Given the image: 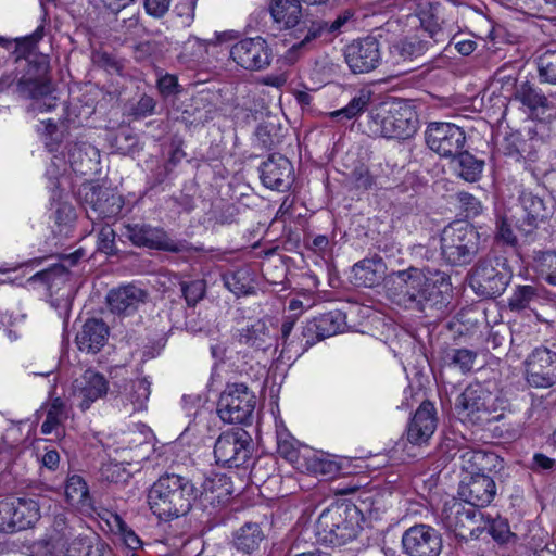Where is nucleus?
<instances>
[{"instance_id":"f257e3e1","label":"nucleus","mask_w":556,"mask_h":556,"mask_svg":"<svg viewBox=\"0 0 556 556\" xmlns=\"http://www.w3.org/2000/svg\"><path fill=\"white\" fill-rule=\"evenodd\" d=\"M390 278L389 298L405 309L443 311L450 303L452 285L450 276L443 271L410 266L392 271Z\"/></svg>"},{"instance_id":"f03ea898","label":"nucleus","mask_w":556,"mask_h":556,"mask_svg":"<svg viewBox=\"0 0 556 556\" xmlns=\"http://www.w3.org/2000/svg\"><path fill=\"white\" fill-rule=\"evenodd\" d=\"M43 36L45 26L39 25L31 35L23 38L11 40L0 36V47L15 54V61L25 59L27 62V68L16 84L17 93L25 99L36 100L34 110L48 112L56 106L55 98L51 97L50 60L46 54L33 53Z\"/></svg>"},{"instance_id":"7ed1b4c3","label":"nucleus","mask_w":556,"mask_h":556,"mask_svg":"<svg viewBox=\"0 0 556 556\" xmlns=\"http://www.w3.org/2000/svg\"><path fill=\"white\" fill-rule=\"evenodd\" d=\"M301 0H271L270 14L275 22L283 28H293L298 42L293 43L289 52L306 51L316 43H328L338 37L346 24L353 21L354 11L344 10L333 21L323 18H303Z\"/></svg>"},{"instance_id":"20e7f679","label":"nucleus","mask_w":556,"mask_h":556,"mask_svg":"<svg viewBox=\"0 0 556 556\" xmlns=\"http://www.w3.org/2000/svg\"><path fill=\"white\" fill-rule=\"evenodd\" d=\"M202 494L190 478L166 472L149 489L148 504L160 519L173 520L188 515Z\"/></svg>"},{"instance_id":"39448f33","label":"nucleus","mask_w":556,"mask_h":556,"mask_svg":"<svg viewBox=\"0 0 556 556\" xmlns=\"http://www.w3.org/2000/svg\"><path fill=\"white\" fill-rule=\"evenodd\" d=\"M420 30L405 37L390 47V54L396 63L413 61L426 54H438L448 40V30L439 15L438 7L429 4L418 14Z\"/></svg>"},{"instance_id":"423d86ee","label":"nucleus","mask_w":556,"mask_h":556,"mask_svg":"<svg viewBox=\"0 0 556 556\" xmlns=\"http://www.w3.org/2000/svg\"><path fill=\"white\" fill-rule=\"evenodd\" d=\"M362 513L351 503H337L323 510L316 521L319 542L341 546L354 540L359 530Z\"/></svg>"},{"instance_id":"0eeeda50","label":"nucleus","mask_w":556,"mask_h":556,"mask_svg":"<svg viewBox=\"0 0 556 556\" xmlns=\"http://www.w3.org/2000/svg\"><path fill=\"white\" fill-rule=\"evenodd\" d=\"M367 126L372 136L406 139L417 131L418 116L407 103L387 101L370 110Z\"/></svg>"},{"instance_id":"6e6552de","label":"nucleus","mask_w":556,"mask_h":556,"mask_svg":"<svg viewBox=\"0 0 556 556\" xmlns=\"http://www.w3.org/2000/svg\"><path fill=\"white\" fill-rule=\"evenodd\" d=\"M482 249L481 235L472 226L454 222L440 235V255L452 267H465L473 262Z\"/></svg>"},{"instance_id":"1a4fd4ad","label":"nucleus","mask_w":556,"mask_h":556,"mask_svg":"<svg viewBox=\"0 0 556 556\" xmlns=\"http://www.w3.org/2000/svg\"><path fill=\"white\" fill-rule=\"evenodd\" d=\"M121 235L138 248H148L170 253H212L216 251L213 248L206 250L203 245L194 247L186 240H173L164 228L154 227L149 224H126L123 226Z\"/></svg>"},{"instance_id":"9d476101","label":"nucleus","mask_w":556,"mask_h":556,"mask_svg":"<svg viewBox=\"0 0 556 556\" xmlns=\"http://www.w3.org/2000/svg\"><path fill=\"white\" fill-rule=\"evenodd\" d=\"M440 519L444 528L460 541L477 539L486 529L479 507L455 498L444 503Z\"/></svg>"},{"instance_id":"9b49d317","label":"nucleus","mask_w":556,"mask_h":556,"mask_svg":"<svg viewBox=\"0 0 556 556\" xmlns=\"http://www.w3.org/2000/svg\"><path fill=\"white\" fill-rule=\"evenodd\" d=\"M253 448L252 438L244 429L227 430L222 432L215 442V462L229 468H249Z\"/></svg>"},{"instance_id":"f8f14e48","label":"nucleus","mask_w":556,"mask_h":556,"mask_svg":"<svg viewBox=\"0 0 556 556\" xmlns=\"http://www.w3.org/2000/svg\"><path fill=\"white\" fill-rule=\"evenodd\" d=\"M256 397L243 383L227 384L217 402V415L224 422L249 424L255 408Z\"/></svg>"},{"instance_id":"ddd939ff","label":"nucleus","mask_w":556,"mask_h":556,"mask_svg":"<svg viewBox=\"0 0 556 556\" xmlns=\"http://www.w3.org/2000/svg\"><path fill=\"white\" fill-rule=\"evenodd\" d=\"M428 148L441 157L451 159L459 154L467 142L465 130L445 122H431L425 131Z\"/></svg>"},{"instance_id":"4468645a","label":"nucleus","mask_w":556,"mask_h":556,"mask_svg":"<svg viewBox=\"0 0 556 556\" xmlns=\"http://www.w3.org/2000/svg\"><path fill=\"white\" fill-rule=\"evenodd\" d=\"M79 194L89 218H114L124 205L122 195L105 187L86 185L80 188Z\"/></svg>"},{"instance_id":"2eb2a0df","label":"nucleus","mask_w":556,"mask_h":556,"mask_svg":"<svg viewBox=\"0 0 556 556\" xmlns=\"http://www.w3.org/2000/svg\"><path fill=\"white\" fill-rule=\"evenodd\" d=\"M39 519L36 502L21 497L0 501V531L13 533L25 530Z\"/></svg>"},{"instance_id":"dca6fc26","label":"nucleus","mask_w":556,"mask_h":556,"mask_svg":"<svg viewBox=\"0 0 556 556\" xmlns=\"http://www.w3.org/2000/svg\"><path fill=\"white\" fill-rule=\"evenodd\" d=\"M526 380L533 388H549L556 382V352L535 348L525 359Z\"/></svg>"},{"instance_id":"f3484780","label":"nucleus","mask_w":556,"mask_h":556,"mask_svg":"<svg viewBox=\"0 0 556 556\" xmlns=\"http://www.w3.org/2000/svg\"><path fill=\"white\" fill-rule=\"evenodd\" d=\"M344 59L352 73H369L381 63L380 42L371 36L354 40L345 47Z\"/></svg>"},{"instance_id":"a211bd4d","label":"nucleus","mask_w":556,"mask_h":556,"mask_svg":"<svg viewBox=\"0 0 556 556\" xmlns=\"http://www.w3.org/2000/svg\"><path fill=\"white\" fill-rule=\"evenodd\" d=\"M509 281L505 270L495 267L491 260H480L471 269L469 283L478 295L495 298L501 295Z\"/></svg>"},{"instance_id":"6ab92c4d","label":"nucleus","mask_w":556,"mask_h":556,"mask_svg":"<svg viewBox=\"0 0 556 556\" xmlns=\"http://www.w3.org/2000/svg\"><path fill=\"white\" fill-rule=\"evenodd\" d=\"M230 56L244 70L262 71L269 66L273 53L265 39L255 37L235 43L231 47Z\"/></svg>"},{"instance_id":"aec40b11","label":"nucleus","mask_w":556,"mask_h":556,"mask_svg":"<svg viewBox=\"0 0 556 556\" xmlns=\"http://www.w3.org/2000/svg\"><path fill=\"white\" fill-rule=\"evenodd\" d=\"M402 545L408 556H439L442 551V538L431 526L419 523L403 533Z\"/></svg>"},{"instance_id":"412c9836","label":"nucleus","mask_w":556,"mask_h":556,"mask_svg":"<svg viewBox=\"0 0 556 556\" xmlns=\"http://www.w3.org/2000/svg\"><path fill=\"white\" fill-rule=\"evenodd\" d=\"M345 314L339 309L320 314L306 321L301 330V343L304 349L313 346L316 342L336 336L346 326Z\"/></svg>"},{"instance_id":"4be33fe9","label":"nucleus","mask_w":556,"mask_h":556,"mask_svg":"<svg viewBox=\"0 0 556 556\" xmlns=\"http://www.w3.org/2000/svg\"><path fill=\"white\" fill-rule=\"evenodd\" d=\"M491 394L479 383L469 384L457 397L455 408L473 424L490 420L491 410L488 402Z\"/></svg>"},{"instance_id":"5701e85b","label":"nucleus","mask_w":556,"mask_h":556,"mask_svg":"<svg viewBox=\"0 0 556 556\" xmlns=\"http://www.w3.org/2000/svg\"><path fill=\"white\" fill-rule=\"evenodd\" d=\"M72 388L74 401L81 410H87L93 402L108 393L109 383L102 374L87 369L73 381Z\"/></svg>"},{"instance_id":"b1692460","label":"nucleus","mask_w":556,"mask_h":556,"mask_svg":"<svg viewBox=\"0 0 556 556\" xmlns=\"http://www.w3.org/2000/svg\"><path fill=\"white\" fill-rule=\"evenodd\" d=\"M260 172L263 185L271 190L286 191L294 180L292 163L278 153L270 154L262 163Z\"/></svg>"},{"instance_id":"393cba45","label":"nucleus","mask_w":556,"mask_h":556,"mask_svg":"<svg viewBox=\"0 0 556 556\" xmlns=\"http://www.w3.org/2000/svg\"><path fill=\"white\" fill-rule=\"evenodd\" d=\"M458 494L467 504L484 507L493 501L496 494L495 482L489 473L463 477Z\"/></svg>"},{"instance_id":"a878e982","label":"nucleus","mask_w":556,"mask_h":556,"mask_svg":"<svg viewBox=\"0 0 556 556\" xmlns=\"http://www.w3.org/2000/svg\"><path fill=\"white\" fill-rule=\"evenodd\" d=\"M148 293L132 283L112 289L106 295L110 311L116 315L129 316L146 303Z\"/></svg>"},{"instance_id":"bb28decb","label":"nucleus","mask_w":556,"mask_h":556,"mask_svg":"<svg viewBox=\"0 0 556 556\" xmlns=\"http://www.w3.org/2000/svg\"><path fill=\"white\" fill-rule=\"evenodd\" d=\"M523 215L518 220V228L526 236L532 235L541 223H545L552 215V211L545 205L542 198L532 192L523 191L520 197Z\"/></svg>"},{"instance_id":"cd10ccee","label":"nucleus","mask_w":556,"mask_h":556,"mask_svg":"<svg viewBox=\"0 0 556 556\" xmlns=\"http://www.w3.org/2000/svg\"><path fill=\"white\" fill-rule=\"evenodd\" d=\"M437 428L435 408L430 402H422L407 427V440L415 445L426 443Z\"/></svg>"},{"instance_id":"c85d7f7f","label":"nucleus","mask_w":556,"mask_h":556,"mask_svg":"<svg viewBox=\"0 0 556 556\" xmlns=\"http://www.w3.org/2000/svg\"><path fill=\"white\" fill-rule=\"evenodd\" d=\"M108 337L106 324L102 319L90 318L85 321L75 341L81 352L96 354L104 346Z\"/></svg>"},{"instance_id":"c756f323","label":"nucleus","mask_w":556,"mask_h":556,"mask_svg":"<svg viewBox=\"0 0 556 556\" xmlns=\"http://www.w3.org/2000/svg\"><path fill=\"white\" fill-rule=\"evenodd\" d=\"M68 163L72 169L79 175H87L97 169L100 162L99 150L91 143L77 140L66 146Z\"/></svg>"},{"instance_id":"7c9ffc66","label":"nucleus","mask_w":556,"mask_h":556,"mask_svg":"<svg viewBox=\"0 0 556 556\" xmlns=\"http://www.w3.org/2000/svg\"><path fill=\"white\" fill-rule=\"evenodd\" d=\"M75 523H79V520L73 518V520H68L64 515H56L53 519V522L47 533L46 554H53V552H60L62 547H65L68 542H71L76 534Z\"/></svg>"},{"instance_id":"2f4dec72","label":"nucleus","mask_w":556,"mask_h":556,"mask_svg":"<svg viewBox=\"0 0 556 556\" xmlns=\"http://www.w3.org/2000/svg\"><path fill=\"white\" fill-rule=\"evenodd\" d=\"M386 265L381 257L364 258L352 268L353 282L357 287L372 288L383 279Z\"/></svg>"},{"instance_id":"473e14b6","label":"nucleus","mask_w":556,"mask_h":556,"mask_svg":"<svg viewBox=\"0 0 556 556\" xmlns=\"http://www.w3.org/2000/svg\"><path fill=\"white\" fill-rule=\"evenodd\" d=\"M497 460L498 456L495 453L471 450L462 453L459 456V467L465 473L464 477H476L490 473Z\"/></svg>"},{"instance_id":"72a5a7b5","label":"nucleus","mask_w":556,"mask_h":556,"mask_svg":"<svg viewBox=\"0 0 556 556\" xmlns=\"http://www.w3.org/2000/svg\"><path fill=\"white\" fill-rule=\"evenodd\" d=\"M104 544L94 535L77 534L65 547L46 556H103Z\"/></svg>"},{"instance_id":"f704fd0d","label":"nucleus","mask_w":556,"mask_h":556,"mask_svg":"<svg viewBox=\"0 0 556 556\" xmlns=\"http://www.w3.org/2000/svg\"><path fill=\"white\" fill-rule=\"evenodd\" d=\"M276 341V334L271 333L269 326L262 319L240 331V342L256 350L266 351Z\"/></svg>"},{"instance_id":"c9c22d12","label":"nucleus","mask_w":556,"mask_h":556,"mask_svg":"<svg viewBox=\"0 0 556 556\" xmlns=\"http://www.w3.org/2000/svg\"><path fill=\"white\" fill-rule=\"evenodd\" d=\"M546 299L543 290L535 286H518L508 300V306L511 311L530 309L538 315V308Z\"/></svg>"},{"instance_id":"e433bc0d","label":"nucleus","mask_w":556,"mask_h":556,"mask_svg":"<svg viewBox=\"0 0 556 556\" xmlns=\"http://www.w3.org/2000/svg\"><path fill=\"white\" fill-rule=\"evenodd\" d=\"M265 535L261 526L256 522H245L232 534V544L237 551L243 554H252L257 551Z\"/></svg>"},{"instance_id":"4c0bfd02","label":"nucleus","mask_w":556,"mask_h":556,"mask_svg":"<svg viewBox=\"0 0 556 556\" xmlns=\"http://www.w3.org/2000/svg\"><path fill=\"white\" fill-rule=\"evenodd\" d=\"M371 98L370 90L361 89L344 108L330 112L329 117L339 123L354 119L368 109Z\"/></svg>"},{"instance_id":"58836bf2","label":"nucleus","mask_w":556,"mask_h":556,"mask_svg":"<svg viewBox=\"0 0 556 556\" xmlns=\"http://www.w3.org/2000/svg\"><path fill=\"white\" fill-rule=\"evenodd\" d=\"M452 159L456 161V169L464 180L469 182L479 180L484 167V161L477 159L466 151L465 148Z\"/></svg>"},{"instance_id":"ea45409f","label":"nucleus","mask_w":556,"mask_h":556,"mask_svg":"<svg viewBox=\"0 0 556 556\" xmlns=\"http://www.w3.org/2000/svg\"><path fill=\"white\" fill-rule=\"evenodd\" d=\"M515 98L530 110L548 109L551 106L548 98L528 81L517 87Z\"/></svg>"},{"instance_id":"a19ab883","label":"nucleus","mask_w":556,"mask_h":556,"mask_svg":"<svg viewBox=\"0 0 556 556\" xmlns=\"http://www.w3.org/2000/svg\"><path fill=\"white\" fill-rule=\"evenodd\" d=\"M532 257L538 273L549 285L556 286V252L533 251Z\"/></svg>"},{"instance_id":"79ce46f5","label":"nucleus","mask_w":556,"mask_h":556,"mask_svg":"<svg viewBox=\"0 0 556 556\" xmlns=\"http://www.w3.org/2000/svg\"><path fill=\"white\" fill-rule=\"evenodd\" d=\"M224 286L236 295H245L251 292V279L247 269L225 273L222 276Z\"/></svg>"},{"instance_id":"37998d69","label":"nucleus","mask_w":556,"mask_h":556,"mask_svg":"<svg viewBox=\"0 0 556 556\" xmlns=\"http://www.w3.org/2000/svg\"><path fill=\"white\" fill-rule=\"evenodd\" d=\"M66 406L61 399H55L47 412L45 421L41 425V433L50 434L56 430L62 421L66 419Z\"/></svg>"},{"instance_id":"c03bdc74","label":"nucleus","mask_w":556,"mask_h":556,"mask_svg":"<svg viewBox=\"0 0 556 556\" xmlns=\"http://www.w3.org/2000/svg\"><path fill=\"white\" fill-rule=\"evenodd\" d=\"M66 135V127L64 122L60 126L48 119L43 131L45 147L51 153L59 152L63 148V142Z\"/></svg>"},{"instance_id":"a18cd8bd","label":"nucleus","mask_w":556,"mask_h":556,"mask_svg":"<svg viewBox=\"0 0 556 556\" xmlns=\"http://www.w3.org/2000/svg\"><path fill=\"white\" fill-rule=\"evenodd\" d=\"M30 281H40L48 286L51 290L53 287H58L60 283H64L68 280V271L64 265L55 264L45 270L36 273Z\"/></svg>"},{"instance_id":"49530a36","label":"nucleus","mask_w":556,"mask_h":556,"mask_svg":"<svg viewBox=\"0 0 556 556\" xmlns=\"http://www.w3.org/2000/svg\"><path fill=\"white\" fill-rule=\"evenodd\" d=\"M150 396V382L146 379H137L130 382L126 394L127 400L132 404V412L141 410Z\"/></svg>"},{"instance_id":"de8ad7c7","label":"nucleus","mask_w":556,"mask_h":556,"mask_svg":"<svg viewBox=\"0 0 556 556\" xmlns=\"http://www.w3.org/2000/svg\"><path fill=\"white\" fill-rule=\"evenodd\" d=\"M538 71L541 81L556 85V50H546L538 58Z\"/></svg>"},{"instance_id":"09e8293b","label":"nucleus","mask_w":556,"mask_h":556,"mask_svg":"<svg viewBox=\"0 0 556 556\" xmlns=\"http://www.w3.org/2000/svg\"><path fill=\"white\" fill-rule=\"evenodd\" d=\"M205 492L216 493V497L220 501L232 494V482L226 475L216 473L206 478L203 484Z\"/></svg>"},{"instance_id":"8fccbe9b","label":"nucleus","mask_w":556,"mask_h":556,"mask_svg":"<svg viewBox=\"0 0 556 556\" xmlns=\"http://www.w3.org/2000/svg\"><path fill=\"white\" fill-rule=\"evenodd\" d=\"M180 291L189 306H194L206 292V282L203 279H194L180 282Z\"/></svg>"},{"instance_id":"3c124183","label":"nucleus","mask_w":556,"mask_h":556,"mask_svg":"<svg viewBox=\"0 0 556 556\" xmlns=\"http://www.w3.org/2000/svg\"><path fill=\"white\" fill-rule=\"evenodd\" d=\"M164 52V43L159 40H146L134 47V58L138 62H144L149 59H157Z\"/></svg>"},{"instance_id":"603ef678","label":"nucleus","mask_w":556,"mask_h":556,"mask_svg":"<svg viewBox=\"0 0 556 556\" xmlns=\"http://www.w3.org/2000/svg\"><path fill=\"white\" fill-rule=\"evenodd\" d=\"M113 518V527L116 529L117 533L122 536L125 545L131 549V552L137 551L142 546V541L135 533V531L124 521V519L114 514Z\"/></svg>"},{"instance_id":"864d4df0","label":"nucleus","mask_w":556,"mask_h":556,"mask_svg":"<svg viewBox=\"0 0 556 556\" xmlns=\"http://www.w3.org/2000/svg\"><path fill=\"white\" fill-rule=\"evenodd\" d=\"M477 356V352L469 349H454L448 354L450 364L459 368L462 372L472 369Z\"/></svg>"},{"instance_id":"5fc2aeb1","label":"nucleus","mask_w":556,"mask_h":556,"mask_svg":"<svg viewBox=\"0 0 556 556\" xmlns=\"http://www.w3.org/2000/svg\"><path fill=\"white\" fill-rule=\"evenodd\" d=\"M156 108V100L149 96L142 94L139 100L131 104L129 115L135 119L146 118L154 114Z\"/></svg>"},{"instance_id":"6e6d98bb","label":"nucleus","mask_w":556,"mask_h":556,"mask_svg":"<svg viewBox=\"0 0 556 556\" xmlns=\"http://www.w3.org/2000/svg\"><path fill=\"white\" fill-rule=\"evenodd\" d=\"M65 494L68 501L80 503L88 495V486L79 476H72L65 485Z\"/></svg>"},{"instance_id":"4d7b16f0","label":"nucleus","mask_w":556,"mask_h":556,"mask_svg":"<svg viewBox=\"0 0 556 556\" xmlns=\"http://www.w3.org/2000/svg\"><path fill=\"white\" fill-rule=\"evenodd\" d=\"M452 46L459 54L468 56L477 49L478 43L473 39L464 38L460 34H456L451 37V34L448 33V40L443 46L444 50H448Z\"/></svg>"},{"instance_id":"13d9d810","label":"nucleus","mask_w":556,"mask_h":556,"mask_svg":"<svg viewBox=\"0 0 556 556\" xmlns=\"http://www.w3.org/2000/svg\"><path fill=\"white\" fill-rule=\"evenodd\" d=\"M255 136L264 149H271L278 142L276 126L273 123L260 124Z\"/></svg>"},{"instance_id":"bf43d9fd","label":"nucleus","mask_w":556,"mask_h":556,"mask_svg":"<svg viewBox=\"0 0 556 556\" xmlns=\"http://www.w3.org/2000/svg\"><path fill=\"white\" fill-rule=\"evenodd\" d=\"M98 250L109 255L117 253L115 245V231L109 225L103 226L99 231Z\"/></svg>"},{"instance_id":"052dcab7","label":"nucleus","mask_w":556,"mask_h":556,"mask_svg":"<svg viewBox=\"0 0 556 556\" xmlns=\"http://www.w3.org/2000/svg\"><path fill=\"white\" fill-rule=\"evenodd\" d=\"M456 198L460 207L466 212V217H475L480 214L482 206L476 197L468 192H458Z\"/></svg>"},{"instance_id":"680f3d73","label":"nucleus","mask_w":556,"mask_h":556,"mask_svg":"<svg viewBox=\"0 0 556 556\" xmlns=\"http://www.w3.org/2000/svg\"><path fill=\"white\" fill-rule=\"evenodd\" d=\"M156 87L161 96L164 98L179 92L178 79L175 75L172 74H165L159 77Z\"/></svg>"},{"instance_id":"e2e57ef3","label":"nucleus","mask_w":556,"mask_h":556,"mask_svg":"<svg viewBox=\"0 0 556 556\" xmlns=\"http://www.w3.org/2000/svg\"><path fill=\"white\" fill-rule=\"evenodd\" d=\"M488 532L497 542H506L510 535V530L504 520H485Z\"/></svg>"},{"instance_id":"0e129e2a","label":"nucleus","mask_w":556,"mask_h":556,"mask_svg":"<svg viewBox=\"0 0 556 556\" xmlns=\"http://www.w3.org/2000/svg\"><path fill=\"white\" fill-rule=\"evenodd\" d=\"M102 476L110 482L119 483L127 481L130 473L121 464L111 463L102 469Z\"/></svg>"},{"instance_id":"69168bd1","label":"nucleus","mask_w":556,"mask_h":556,"mask_svg":"<svg viewBox=\"0 0 556 556\" xmlns=\"http://www.w3.org/2000/svg\"><path fill=\"white\" fill-rule=\"evenodd\" d=\"M530 468L534 472L553 471L556 469V459L551 458L543 453H535L532 457Z\"/></svg>"},{"instance_id":"338daca9","label":"nucleus","mask_w":556,"mask_h":556,"mask_svg":"<svg viewBox=\"0 0 556 556\" xmlns=\"http://www.w3.org/2000/svg\"><path fill=\"white\" fill-rule=\"evenodd\" d=\"M496 239L509 245L517 242L516 236L505 218H500L496 223Z\"/></svg>"},{"instance_id":"774afa93","label":"nucleus","mask_w":556,"mask_h":556,"mask_svg":"<svg viewBox=\"0 0 556 556\" xmlns=\"http://www.w3.org/2000/svg\"><path fill=\"white\" fill-rule=\"evenodd\" d=\"M170 0H144L147 13L154 17H162L168 11Z\"/></svg>"}]
</instances>
